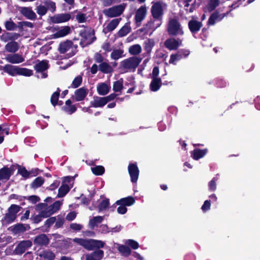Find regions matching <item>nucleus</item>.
I'll use <instances>...</instances> for the list:
<instances>
[{"label": "nucleus", "instance_id": "f704fd0d", "mask_svg": "<svg viewBox=\"0 0 260 260\" xmlns=\"http://www.w3.org/2000/svg\"><path fill=\"white\" fill-rule=\"evenodd\" d=\"M99 70L104 74L110 73L113 71L112 67L106 62H103L99 65Z\"/></svg>", "mask_w": 260, "mask_h": 260}, {"label": "nucleus", "instance_id": "603ef678", "mask_svg": "<svg viewBox=\"0 0 260 260\" xmlns=\"http://www.w3.org/2000/svg\"><path fill=\"white\" fill-rule=\"evenodd\" d=\"M21 207L16 204H12L8 209V211L13 215L17 214L20 211Z\"/></svg>", "mask_w": 260, "mask_h": 260}, {"label": "nucleus", "instance_id": "58836bf2", "mask_svg": "<svg viewBox=\"0 0 260 260\" xmlns=\"http://www.w3.org/2000/svg\"><path fill=\"white\" fill-rule=\"evenodd\" d=\"M32 173L33 169L30 171H28L25 167H21L19 166L18 173L21 175L25 179L28 178Z\"/></svg>", "mask_w": 260, "mask_h": 260}, {"label": "nucleus", "instance_id": "bb28decb", "mask_svg": "<svg viewBox=\"0 0 260 260\" xmlns=\"http://www.w3.org/2000/svg\"><path fill=\"white\" fill-rule=\"evenodd\" d=\"M20 37V35L18 33H12L6 32L3 34L1 36V39L3 41L6 42L9 41H15Z\"/></svg>", "mask_w": 260, "mask_h": 260}, {"label": "nucleus", "instance_id": "c9c22d12", "mask_svg": "<svg viewBox=\"0 0 260 260\" xmlns=\"http://www.w3.org/2000/svg\"><path fill=\"white\" fill-rule=\"evenodd\" d=\"M39 256L47 260H54L55 257V254L50 250H44Z\"/></svg>", "mask_w": 260, "mask_h": 260}, {"label": "nucleus", "instance_id": "aec40b11", "mask_svg": "<svg viewBox=\"0 0 260 260\" xmlns=\"http://www.w3.org/2000/svg\"><path fill=\"white\" fill-rule=\"evenodd\" d=\"M93 100L90 102V107L93 108L103 107L107 103L104 97L94 96Z\"/></svg>", "mask_w": 260, "mask_h": 260}, {"label": "nucleus", "instance_id": "9b49d317", "mask_svg": "<svg viewBox=\"0 0 260 260\" xmlns=\"http://www.w3.org/2000/svg\"><path fill=\"white\" fill-rule=\"evenodd\" d=\"M228 13L220 14L217 10L214 12L210 16L207 21L208 25H213L216 22L220 21Z\"/></svg>", "mask_w": 260, "mask_h": 260}, {"label": "nucleus", "instance_id": "39448f33", "mask_svg": "<svg viewBox=\"0 0 260 260\" xmlns=\"http://www.w3.org/2000/svg\"><path fill=\"white\" fill-rule=\"evenodd\" d=\"M89 90L85 87H82L78 88L74 91V94L71 96L73 102H81L86 98Z\"/></svg>", "mask_w": 260, "mask_h": 260}, {"label": "nucleus", "instance_id": "864d4df0", "mask_svg": "<svg viewBox=\"0 0 260 260\" xmlns=\"http://www.w3.org/2000/svg\"><path fill=\"white\" fill-rule=\"evenodd\" d=\"M6 29L7 30H14L17 28V25L13 21H6L5 23Z\"/></svg>", "mask_w": 260, "mask_h": 260}, {"label": "nucleus", "instance_id": "4468645a", "mask_svg": "<svg viewBox=\"0 0 260 260\" xmlns=\"http://www.w3.org/2000/svg\"><path fill=\"white\" fill-rule=\"evenodd\" d=\"M34 243L39 246H46L49 243V239L45 234H41L35 238Z\"/></svg>", "mask_w": 260, "mask_h": 260}, {"label": "nucleus", "instance_id": "f03ea898", "mask_svg": "<svg viewBox=\"0 0 260 260\" xmlns=\"http://www.w3.org/2000/svg\"><path fill=\"white\" fill-rule=\"evenodd\" d=\"M142 59L141 58H138L136 56L129 57L121 62L122 67L124 69L134 72L141 62Z\"/></svg>", "mask_w": 260, "mask_h": 260}, {"label": "nucleus", "instance_id": "49530a36", "mask_svg": "<svg viewBox=\"0 0 260 260\" xmlns=\"http://www.w3.org/2000/svg\"><path fill=\"white\" fill-rule=\"evenodd\" d=\"M91 171L96 176L102 175L105 171V168L102 166H96L91 168Z\"/></svg>", "mask_w": 260, "mask_h": 260}, {"label": "nucleus", "instance_id": "5fc2aeb1", "mask_svg": "<svg viewBox=\"0 0 260 260\" xmlns=\"http://www.w3.org/2000/svg\"><path fill=\"white\" fill-rule=\"evenodd\" d=\"M109 200L108 199H105L103 200L99 204L98 208L100 211L104 210L107 209V208L109 206Z\"/></svg>", "mask_w": 260, "mask_h": 260}, {"label": "nucleus", "instance_id": "72a5a7b5", "mask_svg": "<svg viewBox=\"0 0 260 260\" xmlns=\"http://www.w3.org/2000/svg\"><path fill=\"white\" fill-rule=\"evenodd\" d=\"M18 66H13L10 64H6L5 73H7L11 76L17 75Z\"/></svg>", "mask_w": 260, "mask_h": 260}, {"label": "nucleus", "instance_id": "b1692460", "mask_svg": "<svg viewBox=\"0 0 260 260\" xmlns=\"http://www.w3.org/2000/svg\"><path fill=\"white\" fill-rule=\"evenodd\" d=\"M135 203V199L132 196H128L125 198H121V199L117 200L115 204L117 205H124L125 207L131 206L134 205Z\"/></svg>", "mask_w": 260, "mask_h": 260}, {"label": "nucleus", "instance_id": "f8f14e48", "mask_svg": "<svg viewBox=\"0 0 260 260\" xmlns=\"http://www.w3.org/2000/svg\"><path fill=\"white\" fill-rule=\"evenodd\" d=\"M71 18L70 13H60L54 15L51 20L54 23H60L68 21Z\"/></svg>", "mask_w": 260, "mask_h": 260}, {"label": "nucleus", "instance_id": "de8ad7c7", "mask_svg": "<svg viewBox=\"0 0 260 260\" xmlns=\"http://www.w3.org/2000/svg\"><path fill=\"white\" fill-rule=\"evenodd\" d=\"M44 182V179L42 177H38L31 183V187L37 188L40 187Z\"/></svg>", "mask_w": 260, "mask_h": 260}, {"label": "nucleus", "instance_id": "6e6552de", "mask_svg": "<svg viewBox=\"0 0 260 260\" xmlns=\"http://www.w3.org/2000/svg\"><path fill=\"white\" fill-rule=\"evenodd\" d=\"M30 229L29 224L17 223L9 228L8 230L16 235L23 233Z\"/></svg>", "mask_w": 260, "mask_h": 260}, {"label": "nucleus", "instance_id": "1a4fd4ad", "mask_svg": "<svg viewBox=\"0 0 260 260\" xmlns=\"http://www.w3.org/2000/svg\"><path fill=\"white\" fill-rule=\"evenodd\" d=\"M147 13L146 7L145 6H141L136 11L135 20L137 26H140L141 22L145 18Z\"/></svg>", "mask_w": 260, "mask_h": 260}, {"label": "nucleus", "instance_id": "f257e3e1", "mask_svg": "<svg viewBox=\"0 0 260 260\" xmlns=\"http://www.w3.org/2000/svg\"><path fill=\"white\" fill-rule=\"evenodd\" d=\"M151 13L153 18L159 22L156 26L159 27L161 24L162 17L164 14L162 3L160 2L153 3L151 8Z\"/></svg>", "mask_w": 260, "mask_h": 260}, {"label": "nucleus", "instance_id": "0eeeda50", "mask_svg": "<svg viewBox=\"0 0 260 260\" xmlns=\"http://www.w3.org/2000/svg\"><path fill=\"white\" fill-rule=\"evenodd\" d=\"M32 245V243L30 240H23L18 244L14 251L16 254H22L28 248L30 247Z\"/></svg>", "mask_w": 260, "mask_h": 260}, {"label": "nucleus", "instance_id": "3c124183", "mask_svg": "<svg viewBox=\"0 0 260 260\" xmlns=\"http://www.w3.org/2000/svg\"><path fill=\"white\" fill-rule=\"evenodd\" d=\"M123 51L121 49L114 50L111 54V57L114 60H117L122 56Z\"/></svg>", "mask_w": 260, "mask_h": 260}, {"label": "nucleus", "instance_id": "4c0bfd02", "mask_svg": "<svg viewBox=\"0 0 260 260\" xmlns=\"http://www.w3.org/2000/svg\"><path fill=\"white\" fill-rule=\"evenodd\" d=\"M83 78L82 75H79L76 77L70 87L69 88H78L82 83Z\"/></svg>", "mask_w": 260, "mask_h": 260}, {"label": "nucleus", "instance_id": "4d7b16f0", "mask_svg": "<svg viewBox=\"0 0 260 260\" xmlns=\"http://www.w3.org/2000/svg\"><path fill=\"white\" fill-rule=\"evenodd\" d=\"M76 19L80 23L85 22L87 19L86 14L79 12L76 16Z\"/></svg>", "mask_w": 260, "mask_h": 260}, {"label": "nucleus", "instance_id": "393cba45", "mask_svg": "<svg viewBox=\"0 0 260 260\" xmlns=\"http://www.w3.org/2000/svg\"><path fill=\"white\" fill-rule=\"evenodd\" d=\"M73 43L72 41L67 40L61 42L59 45L58 51L61 54H64L70 49L73 48Z\"/></svg>", "mask_w": 260, "mask_h": 260}, {"label": "nucleus", "instance_id": "a878e982", "mask_svg": "<svg viewBox=\"0 0 260 260\" xmlns=\"http://www.w3.org/2000/svg\"><path fill=\"white\" fill-rule=\"evenodd\" d=\"M104 256V251L102 250H96L89 254L86 255V260H101Z\"/></svg>", "mask_w": 260, "mask_h": 260}, {"label": "nucleus", "instance_id": "a211bd4d", "mask_svg": "<svg viewBox=\"0 0 260 260\" xmlns=\"http://www.w3.org/2000/svg\"><path fill=\"white\" fill-rule=\"evenodd\" d=\"M121 20V18H115V19H112L107 24V26L103 28V32L105 34H107L109 32L112 31L118 25Z\"/></svg>", "mask_w": 260, "mask_h": 260}, {"label": "nucleus", "instance_id": "6e6d98bb", "mask_svg": "<svg viewBox=\"0 0 260 260\" xmlns=\"http://www.w3.org/2000/svg\"><path fill=\"white\" fill-rule=\"evenodd\" d=\"M45 4L46 6L47 10H49L51 12H54L56 10V4L55 3L50 0H47L45 2Z\"/></svg>", "mask_w": 260, "mask_h": 260}, {"label": "nucleus", "instance_id": "6ab92c4d", "mask_svg": "<svg viewBox=\"0 0 260 260\" xmlns=\"http://www.w3.org/2000/svg\"><path fill=\"white\" fill-rule=\"evenodd\" d=\"M49 68V61L47 60H38V63L34 66L36 72L43 73Z\"/></svg>", "mask_w": 260, "mask_h": 260}, {"label": "nucleus", "instance_id": "ddd939ff", "mask_svg": "<svg viewBox=\"0 0 260 260\" xmlns=\"http://www.w3.org/2000/svg\"><path fill=\"white\" fill-rule=\"evenodd\" d=\"M14 169L13 167L8 168L6 166L0 169V181L8 180L10 177L13 174Z\"/></svg>", "mask_w": 260, "mask_h": 260}, {"label": "nucleus", "instance_id": "13d9d810", "mask_svg": "<svg viewBox=\"0 0 260 260\" xmlns=\"http://www.w3.org/2000/svg\"><path fill=\"white\" fill-rule=\"evenodd\" d=\"M36 10L37 13L40 16H43L47 12V8L43 5L37 6Z\"/></svg>", "mask_w": 260, "mask_h": 260}, {"label": "nucleus", "instance_id": "cd10ccee", "mask_svg": "<svg viewBox=\"0 0 260 260\" xmlns=\"http://www.w3.org/2000/svg\"><path fill=\"white\" fill-rule=\"evenodd\" d=\"M110 90V86L105 83H100L97 86V91L101 95L107 94Z\"/></svg>", "mask_w": 260, "mask_h": 260}, {"label": "nucleus", "instance_id": "f3484780", "mask_svg": "<svg viewBox=\"0 0 260 260\" xmlns=\"http://www.w3.org/2000/svg\"><path fill=\"white\" fill-rule=\"evenodd\" d=\"M20 13L26 18L30 20H35L37 18L36 13L31 7H22L20 10Z\"/></svg>", "mask_w": 260, "mask_h": 260}, {"label": "nucleus", "instance_id": "5701e85b", "mask_svg": "<svg viewBox=\"0 0 260 260\" xmlns=\"http://www.w3.org/2000/svg\"><path fill=\"white\" fill-rule=\"evenodd\" d=\"M62 110L68 114L71 115L76 111L77 107L75 105L72 104L71 100L68 99L66 101L65 105L62 107Z\"/></svg>", "mask_w": 260, "mask_h": 260}, {"label": "nucleus", "instance_id": "ea45409f", "mask_svg": "<svg viewBox=\"0 0 260 260\" xmlns=\"http://www.w3.org/2000/svg\"><path fill=\"white\" fill-rule=\"evenodd\" d=\"M17 215H13L8 211L3 217V221L7 224H10L14 222L16 219Z\"/></svg>", "mask_w": 260, "mask_h": 260}, {"label": "nucleus", "instance_id": "8fccbe9b", "mask_svg": "<svg viewBox=\"0 0 260 260\" xmlns=\"http://www.w3.org/2000/svg\"><path fill=\"white\" fill-rule=\"evenodd\" d=\"M103 220V218L102 216H98L94 217L92 219L89 220V225L92 229H93L97 223H101Z\"/></svg>", "mask_w": 260, "mask_h": 260}, {"label": "nucleus", "instance_id": "423d86ee", "mask_svg": "<svg viewBox=\"0 0 260 260\" xmlns=\"http://www.w3.org/2000/svg\"><path fill=\"white\" fill-rule=\"evenodd\" d=\"M127 169L131 181L133 183H136L139 175V170L137 163H129Z\"/></svg>", "mask_w": 260, "mask_h": 260}, {"label": "nucleus", "instance_id": "e2e57ef3", "mask_svg": "<svg viewBox=\"0 0 260 260\" xmlns=\"http://www.w3.org/2000/svg\"><path fill=\"white\" fill-rule=\"evenodd\" d=\"M80 36L82 38V40L85 41L91 36V33L86 31V30H81L80 32Z\"/></svg>", "mask_w": 260, "mask_h": 260}, {"label": "nucleus", "instance_id": "e433bc0d", "mask_svg": "<svg viewBox=\"0 0 260 260\" xmlns=\"http://www.w3.org/2000/svg\"><path fill=\"white\" fill-rule=\"evenodd\" d=\"M131 31V28L126 23L118 31L117 35L119 37H123L127 35Z\"/></svg>", "mask_w": 260, "mask_h": 260}, {"label": "nucleus", "instance_id": "2f4dec72", "mask_svg": "<svg viewBox=\"0 0 260 260\" xmlns=\"http://www.w3.org/2000/svg\"><path fill=\"white\" fill-rule=\"evenodd\" d=\"M80 245L83 246L85 249L88 250H92L93 248V239L86 240L83 239H78Z\"/></svg>", "mask_w": 260, "mask_h": 260}, {"label": "nucleus", "instance_id": "7ed1b4c3", "mask_svg": "<svg viewBox=\"0 0 260 260\" xmlns=\"http://www.w3.org/2000/svg\"><path fill=\"white\" fill-rule=\"evenodd\" d=\"M168 32L170 36L183 35L184 34L180 23L176 19H172L169 21Z\"/></svg>", "mask_w": 260, "mask_h": 260}, {"label": "nucleus", "instance_id": "7c9ffc66", "mask_svg": "<svg viewBox=\"0 0 260 260\" xmlns=\"http://www.w3.org/2000/svg\"><path fill=\"white\" fill-rule=\"evenodd\" d=\"M71 32L70 27L69 26H64L61 27L54 34L55 38H58L64 37L70 34Z\"/></svg>", "mask_w": 260, "mask_h": 260}, {"label": "nucleus", "instance_id": "680f3d73", "mask_svg": "<svg viewBox=\"0 0 260 260\" xmlns=\"http://www.w3.org/2000/svg\"><path fill=\"white\" fill-rule=\"evenodd\" d=\"M218 180L217 177H214L208 184L209 189L210 191H215L216 189V181Z\"/></svg>", "mask_w": 260, "mask_h": 260}, {"label": "nucleus", "instance_id": "09e8293b", "mask_svg": "<svg viewBox=\"0 0 260 260\" xmlns=\"http://www.w3.org/2000/svg\"><path fill=\"white\" fill-rule=\"evenodd\" d=\"M219 0H210L207 7L208 11L211 12L219 5Z\"/></svg>", "mask_w": 260, "mask_h": 260}, {"label": "nucleus", "instance_id": "69168bd1", "mask_svg": "<svg viewBox=\"0 0 260 260\" xmlns=\"http://www.w3.org/2000/svg\"><path fill=\"white\" fill-rule=\"evenodd\" d=\"M125 243L133 249H137L139 246V243L132 239L127 240Z\"/></svg>", "mask_w": 260, "mask_h": 260}, {"label": "nucleus", "instance_id": "a18cd8bd", "mask_svg": "<svg viewBox=\"0 0 260 260\" xmlns=\"http://www.w3.org/2000/svg\"><path fill=\"white\" fill-rule=\"evenodd\" d=\"M123 88V79L122 78L120 80L114 82L113 85V90L114 92H120Z\"/></svg>", "mask_w": 260, "mask_h": 260}, {"label": "nucleus", "instance_id": "338daca9", "mask_svg": "<svg viewBox=\"0 0 260 260\" xmlns=\"http://www.w3.org/2000/svg\"><path fill=\"white\" fill-rule=\"evenodd\" d=\"M177 53H178L180 58L182 59L183 58H185L187 57L190 54V51L187 49H181L177 51Z\"/></svg>", "mask_w": 260, "mask_h": 260}, {"label": "nucleus", "instance_id": "4be33fe9", "mask_svg": "<svg viewBox=\"0 0 260 260\" xmlns=\"http://www.w3.org/2000/svg\"><path fill=\"white\" fill-rule=\"evenodd\" d=\"M208 151L207 148L203 149L196 148L191 152V156L194 160H198L203 158L207 153Z\"/></svg>", "mask_w": 260, "mask_h": 260}, {"label": "nucleus", "instance_id": "473e14b6", "mask_svg": "<svg viewBox=\"0 0 260 260\" xmlns=\"http://www.w3.org/2000/svg\"><path fill=\"white\" fill-rule=\"evenodd\" d=\"M71 188L67 184H62L58 189L57 197L62 198L64 197L70 190Z\"/></svg>", "mask_w": 260, "mask_h": 260}, {"label": "nucleus", "instance_id": "c756f323", "mask_svg": "<svg viewBox=\"0 0 260 260\" xmlns=\"http://www.w3.org/2000/svg\"><path fill=\"white\" fill-rule=\"evenodd\" d=\"M162 82L160 78H152V81L150 84V89L152 91H158L161 86Z\"/></svg>", "mask_w": 260, "mask_h": 260}, {"label": "nucleus", "instance_id": "2eb2a0df", "mask_svg": "<svg viewBox=\"0 0 260 260\" xmlns=\"http://www.w3.org/2000/svg\"><path fill=\"white\" fill-rule=\"evenodd\" d=\"M6 60L9 63L17 64L22 62L24 61V58L22 55L18 53H14L8 54L6 57Z\"/></svg>", "mask_w": 260, "mask_h": 260}, {"label": "nucleus", "instance_id": "412c9836", "mask_svg": "<svg viewBox=\"0 0 260 260\" xmlns=\"http://www.w3.org/2000/svg\"><path fill=\"white\" fill-rule=\"evenodd\" d=\"M155 45V42L152 39H148L144 43V49L145 52L143 53L144 56H149L151 52L153 47Z\"/></svg>", "mask_w": 260, "mask_h": 260}, {"label": "nucleus", "instance_id": "052dcab7", "mask_svg": "<svg viewBox=\"0 0 260 260\" xmlns=\"http://www.w3.org/2000/svg\"><path fill=\"white\" fill-rule=\"evenodd\" d=\"M92 243L93 250L95 249H97V250H98L101 248H103L105 245V243L100 240L93 239Z\"/></svg>", "mask_w": 260, "mask_h": 260}, {"label": "nucleus", "instance_id": "bf43d9fd", "mask_svg": "<svg viewBox=\"0 0 260 260\" xmlns=\"http://www.w3.org/2000/svg\"><path fill=\"white\" fill-rule=\"evenodd\" d=\"M59 96V95L57 92H53L51 95L50 102L54 107L58 104Z\"/></svg>", "mask_w": 260, "mask_h": 260}, {"label": "nucleus", "instance_id": "774afa93", "mask_svg": "<svg viewBox=\"0 0 260 260\" xmlns=\"http://www.w3.org/2000/svg\"><path fill=\"white\" fill-rule=\"evenodd\" d=\"M39 214L41 215L42 218H47L53 214L48 208H47L46 209H45V210L40 211Z\"/></svg>", "mask_w": 260, "mask_h": 260}, {"label": "nucleus", "instance_id": "c85d7f7f", "mask_svg": "<svg viewBox=\"0 0 260 260\" xmlns=\"http://www.w3.org/2000/svg\"><path fill=\"white\" fill-rule=\"evenodd\" d=\"M19 48L18 43L15 41H11L8 42L5 46L6 50L10 53H14L17 52Z\"/></svg>", "mask_w": 260, "mask_h": 260}, {"label": "nucleus", "instance_id": "37998d69", "mask_svg": "<svg viewBox=\"0 0 260 260\" xmlns=\"http://www.w3.org/2000/svg\"><path fill=\"white\" fill-rule=\"evenodd\" d=\"M118 251L124 256H128L131 253V250L130 248L126 245H121L118 248Z\"/></svg>", "mask_w": 260, "mask_h": 260}, {"label": "nucleus", "instance_id": "c03bdc74", "mask_svg": "<svg viewBox=\"0 0 260 260\" xmlns=\"http://www.w3.org/2000/svg\"><path fill=\"white\" fill-rule=\"evenodd\" d=\"M142 51V48L139 44H135L131 46L128 49L129 53L134 55L139 54Z\"/></svg>", "mask_w": 260, "mask_h": 260}, {"label": "nucleus", "instance_id": "9d476101", "mask_svg": "<svg viewBox=\"0 0 260 260\" xmlns=\"http://www.w3.org/2000/svg\"><path fill=\"white\" fill-rule=\"evenodd\" d=\"M182 45L181 40H176L175 38H170L167 39L165 43V46L170 50H177L178 47Z\"/></svg>", "mask_w": 260, "mask_h": 260}, {"label": "nucleus", "instance_id": "0e129e2a", "mask_svg": "<svg viewBox=\"0 0 260 260\" xmlns=\"http://www.w3.org/2000/svg\"><path fill=\"white\" fill-rule=\"evenodd\" d=\"M181 59L178 53L177 52L176 54H171L170 56V59L169 60V63L170 64H176V61Z\"/></svg>", "mask_w": 260, "mask_h": 260}, {"label": "nucleus", "instance_id": "20e7f679", "mask_svg": "<svg viewBox=\"0 0 260 260\" xmlns=\"http://www.w3.org/2000/svg\"><path fill=\"white\" fill-rule=\"evenodd\" d=\"M124 10V7L122 5H119L105 10L104 13L107 17L112 18L120 16Z\"/></svg>", "mask_w": 260, "mask_h": 260}, {"label": "nucleus", "instance_id": "79ce46f5", "mask_svg": "<svg viewBox=\"0 0 260 260\" xmlns=\"http://www.w3.org/2000/svg\"><path fill=\"white\" fill-rule=\"evenodd\" d=\"M62 202L60 201H56L54 202L52 205L48 207L50 211L53 214L57 212L60 208L62 205Z\"/></svg>", "mask_w": 260, "mask_h": 260}, {"label": "nucleus", "instance_id": "a19ab883", "mask_svg": "<svg viewBox=\"0 0 260 260\" xmlns=\"http://www.w3.org/2000/svg\"><path fill=\"white\" fill-rule=\"evenodd\" d=\"M18 75L29 77L33 75V71L27 68H20L18 67Z\"/></svg>", "mask_w": 260, "mask_h": 260}, {"label": "nucleus", "instance_id": "dca6fc26", "mask_svg": "<svg viewBox=\"0 0 260 260\" xmlns=\"http://www.w3.org/2000/svg\"><path fill=\"white\" fill-rule=\"evenodd\" d=\"M188 26L191 32L194 35L200 30L203 26V24L201 21L192 19L189 21Z\"/></svg>", "mask_w": 260, "mask_h": 260}]
</instances>
